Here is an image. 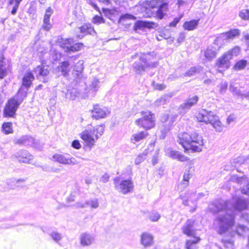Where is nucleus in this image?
Instances as JSON below:
<instances>
[{
  "mask_svg": "<svg viewBox=\"0 0 249 249\" xmlns=\"http://www.w3.org/2000/svg\"><path fill=\"white\" fill-rule=\"evenodd\" d=\"M248 201L242 198H233L232 202L219 200L211 204L209 209L214 213H219L214 220L213 226L218 232H227L234 223V211L241 212L247 208Z\"/></svg>",
  "mask_w": 249,
  "mask_h": 249,
  "instance_id": "nucleus-1",
  "label": "nucleus"
},
{
  "mask_svg": "<svg viewBox=\"0 0 249 249\" xmlns=\"http://www.w3.org/2000/svg\"><path fill=\"white\" fill-rule=\"evenodd\" d=\"M177 142L185 150L191 149L194 152L201 151L204 145L202 137L196 132L179 134Z\"/></svg>",
  "mask_w": 249,
  "mask_h": 249,
  "instance_id": "nucleus-2",
  "label": "nucleus"
},
{
  "mask_svg": "<svg viewBox=\"0 0 249 249\" xmlns=\"http://www.w3.org/2000/svg\"><path fill=\"white\" fill-rule=\"evenodd\" d=\"M27 91L28 89L21 87L15 97L9 100L4 111L5 116L13 117L15 114L18 106L26 97Z\"/></svg>",
  "mask_w": 249,
  "mask_h": 249,
  "instance_id": "nucleus-3",
  "label": "nucleus"
},
{
  "mask_svg": "<svg viewBox=\"0 0 249 249\" xmlns=\"http://www.w3.org/2000/svg\"><path fill=\"white\" fill-rule=\"evenodd\" d=\"M196 118L199 122L211 124L217 132L223 130V125L219 117L213 111L203 109L197 115Z\"/></svg>",
  "mask_w": 249,
  "mask_h": 249,
  "instance_id": "nucleus-4",
  "label": "nucleus"
},
{
  "mask_svg": "<svg viewBox=\"0 0 249 249\" xmlns=\"http://www.w3.org/2000/svg\"><path fill=\"white\" fill-rule=\"evenodd\" d=\"M240 52V49L238 46H235L225 52L217 60L216 65L218 68L228 69L230 67V60L234 57L237 56Z\"/></svg>",
  "mask_w": 249,
  "mask_h": 249,
  "instance_id": "nucleus-5",
  "label": "nucleus"
},
{
  "mask_svg": "<svg viewBox=\"0 0 249 249\" xmlns=\"http://www.w3.org/2000/svg\"><path fill=\"white\" fill-rule=\"evenodd\" d=\"M142 117L136 120V124L145 129L148 130L153 128L155 125V115L150 111H142Z\"/></svg>",
  "mask_w": 249,
  "mask_h": 249,
  "instance_id": "nucleus-6",
  "label": "nucleus"
},
{
  "mask_svg": "<svg viewBox=\"0 0 249 249\" xmlns=\"http://www.w3.org/2000/svg\"><path fill=\"white\" fill-rule=\"evenodd\" d=\"M58 44L66 52H74L79 51L83 46L82 43H74L72 38H60L57 39Z\"/></svg>",
  "mask_w": 249,
  "mask_h": 249,
  "instance_id": "nucleus-7",
  "label": "nucleus"
},
{
  "mask_svg": "<svg viewBox=\"0 0 249 249\" xmlns=\"http://www.w3.org/2000/svg\"><path fill=\"white\" fill-rule=\"evenodd\" d=\"M115 188L123 194H126L132 192L134 188L133 183L130 179H121L116 177L114 179Z\"/></svg>",
  "mask_w": 249,
  "mask_h": 249,
  "instance_id": "nucleus-8",
  "label": "nucleus"
},
{
  "mask_svg": "<svg viewBox=\"0 0 249 249\" xmlns=\"http://www.w3.org/2000/svg\"><path fill=\"white\" fill-rule=\"evenodd\" d=\"M80 135L81 138L90 147L93 146L95 142L99 139V136L97 134H95L91 125H88L86 129L81 133Z\"/></svg>",
  "mask_w": 249,
  "mask_h": 249,
  "instance_id": "nucleus-9",
  "label": "nucleus"
},
{
  "mask_svg": "<svg viewBox=\"0 0 249 249\" xmlns=\"http://www.w3.org/2000/svg\"><path fill=\"white\" fill-rule=\"evenodd\" d=\"M147 56H140V61L133 63V68L137 73L140 74L148 69L156 67L155 62L147 61Z\"/></svg>",
  "mask_w": 249,
  "mask_h": 249,
  "instance_id": "nucleus-10",
  "label": "nucleus"
},
{
  "mask_svg": "<svg viewBox=\"0 0 249 249\" xmlns=\"http://www.w3.org/2000/svg\"><path fill=\"white\" fill-rule=\"evenodd\" d=\"M45 63H42L40 66H38L35 69V72L37 78L44 83H47L50 80V71L48 66L44 65Z\"/></svg>",
  "mask_w": 249,
  "mask_h": 249,
  "instance_id": "nucleus-11",
  "label": "nucleus"
},
{
  "mask_svg": "<svg viewBox=\"0 0 249 249\" xmlns=\"http://www.w3.org/2000/svg\"><path fill=\"white\" fill-rule=\"evenodd\" d=\"M204 196V194L201 193L196 194L191 191H188L187 193L181 194L179 198L182 200V204L185 206H189V201L192 202L193 204L196 203L199 197Z\"/></svg>",
  "mask_w": 249,
  "mask_h": 249,
  "instance_id": "nucleus-12",
  "label": "nucleus"
},
{
  "mask_svg": "<svg viewBox=\"0 0 249 249\" xmlns=\"http://www.w3.org/2000/svg\"><path fill=\"white\" fill-rule=\"evenodd\" d=\"M53 158L55 161L62 164L74 165L78 163V162L75 158L68 155L55 154L53 156Z\"/></svg>",
  "mask_w": 249,
  "mask_h": 249,
  "instance_id": "nucleus-13",
  "label": "nucleus"
},
{
  "mask_svg": "<svg viewBox=\"0 0 249 249\" xmlns=\"http://www.w3.org/2000/svg\"><path fill=\"white\" fill-rule=\"evenodd\" d=\"M80 245L81 247L85 248L91 246L95 242L94 236L88 232H82L79 238Z\"/></svg>",
  "mask_w": 249,
  "mask_h": 249,
  "instance_id": "nucleus-14",
  "label": "nucleus"
},
{
  "mask_svg": "<svg viewBox=\"0 0 249 249\" xmlns=\"http://www.w3.org/2000/svg\"><path fill=\"white\" fill-rule=\"evenodd\" d=\"M194 221L192 219H188L181 228L182 232L188 236H196V230L195 229Z\"/></svg>",
  "mask_w": 249,
  "mask_h": 249,
  "instance_id": "nucleus-15",
  "label": "nucleus"
},
{
  "mask_svg": "<svg viewBox=\"0 0 249 249\" xmlns=\"http://www.w3.org/2000/svg\"><path fill=\"white\" fill-rule=\"evenodd\" d=\"M10 70V64L3 54H0V78L2 79L6 76Z\"/></svg>",
  "mask_w": 249,
  "mask_h": 249,
  "instance_id": "nucleus-16",
  "label": "nucleus"
},
{
  "mask_svg": "<svg viewBox=\"0 0 249 249\" xmlns=\"http://www.w3.org/2000/svg\"><path fill=\"white\" fill-rule=\"evenodd\" d=\"M106 109L102 108L98 104L93 106V109L91 110V117L96 120H98L105 118L108 114Z\"/></svg>",
  "mask_w": 249,
  "mask_h": 249,
  "instance_id": "nucleus-17",
  "label": "nucleus"
},
{
  "mask_svg": "<svg viewBox=\"0 0 249 249\" xmlns=\"http://www.w3.org/2000/svg\"><path fill=\"white\" fill-rule=\"evenodd\" d=\"M153 7L154 9H156V10H154V11L156 12L157 17L159 19H162L167 11V4L165 2L161 3L160 1H158Z\"/></svg>",
  "mask_w": 249,
  "mask_h": 249,
  "instance_id": "nucleus-18",
  "label": "nucleus"
},
{
  "mask_svg": "<svg viewBox=\"0 0 249 249\" xmlns=\"http://www.w3.org/2000/svg\"><path fill=\"white\" fill-rule=\"evenodd\" d=\"M230 179L231 181H235L238 184H242L243 183H246V186H243L241 189V192L243 194L249 195V183L247 180V178L245 177H238L237 176H232L231 177Z\"/></svg>",
  "mask_w": 249,
  "mask_h": 249,
  "instance_id": "nucleus-19",
  "label": "nucleus"
},
{
  "mask_svg": "<svg viewBox=\"0 0 249 249\" xmlns=\"http://www.w3.org/2000/svg\"><path fill=\"white\" fill-rule=\"evenodd\" d=\"M15 156L20 162L29 163L33 159V156L26 150H21L16 153Z\"/></svg>",
  "mask_w": 249,
  "mask_h": 249,
  "instance_id": "nucleus-20",
  "label": "nucleus"
},
{
  "mask_svg": "<svg viewBox=\"0 0 249 249\" xmlns=\"http://www.w3.org/2000/svg\"><path fill=\"white\" fill-rule=\"evenodd\" d=\"M141 243L144 248L152 246L154 243V237L149 232H143L141 235Z\"/></svg>",
  "mask_w": 249,
  "mask_h": 249,
  "instance_id": "nucleus-21",
  "label": "nucleus"
},
{
  "mask_svg": "<svg viewBox=\"0 0 249 249\" xmlns=\"http://www.w3.org/2000/svg\"><path fill=\"white\" fill-rule=\"evenodd\" d=\"M239 35V31L237 29L231 30L229 32H227L221 34L217 38V41L220 42L221 40H228L229 39H232L235 36Z\"/></svg>",
  "mask_w": 249,
  "mask_h": 249,
  "instance_id": "nucleus-22",
  "label": "nucleus"
},
{
  "mask_svg": "<svg viewBox=\"0 0 249 249\" xmlns=\"http://www.w3.org/2000/svg\"><path fill=\"white\" fill-rule=\"evenodd\" d=\"M167 154L168 156L172 159L177 160L181 162L186 161L189 160L187 157L182 154L181 152L172 149H168Z\"/></svg>",
  "mask_w": 249,
  "mask_h": 249,
  "instance_id": "nucleus-23",
  "label": "nucleus"
},
{
  "mask_svg": "<svg viewBox=\"0 0 249 249\" xmlns=\"http://www.w3.org/2000/svg\"><path fill=\"white\" fill-rule=\"evenodd\" d=\"M154 25V23L152 22L138 20L135 22L134 29L137 32L138 30H144L145 28H151Z\"/></svg>",
  "mask_w": 249,
  "mask_h": 249,
  "instance_id": "nucleus-24",
  "label": "nucleus"
},
{
  "mask_svg": "<svg viewBox=\"0 0 249 249\" xmlns=\"http://www.w3.org/2000/svg\"><path fill=\"white\" fill-rule=\"evenodd\" d=\"M148 135V133L146 131H142L132 135L130 142L134 144L145 139Z\"/></svg>",
  "mask_w": 249,
  "mask_h": 249,
  "instance_id": "nucleus-25",
  "label": "nucleus"
},
{
  "mask_svg": "<svg viewBox=\"0 0 249 249\" xmlns=\"http://www.w3.org/2000/svg\"><path fill=\"white\" fill-rule=\"evenodd\" d=\"M198 97L196 95L189 98L185 101L184 103L180 105V108L185 109H190L192 106L196 105L198 101Z\"/></svg>",
  "mask_w": 249,
  "mask_h": 249,
  "instance_id": "nucleus-26",
  "label": "nucleus"
},
{
  "mask_svg": "<svg viewBox=\"0 0 249 249\" xmlns=\"http://www.w3.org/2000/svg\"><path fill=\"white\" fill-rule=\"evenodd\" d=\"M34 79L35 77L31 72H27L22 79V86L28 89Z\"/></svg>",
  "mask_w": 249,
  "mask_h": 249,
  "instance_id": "nucleus-27",
  "label": "nucleus"
},
{
  "mask_svg": "<svg viewBox=\"0 0 249 249\" xmlns=\"http://www.w3.org/2000/svg\"><path fill=\"white\" fill-rule=\"evenodd\" d=\"M71 66L68 61L62 62L57 67V70L64 76H66L71 69Z\"/></svg>",
  "mask_w": 249,
  "mask_h": 249,
  "instance_id": "nucleus-28",
  "label": "nucleus"
},
{
  "mask_svg": "<svg viewBox=\"0 0 249 249\" xmlns=\"http://www.w3.org/2000/svg\"><path fill=\"white\" fill-rule=\"evenodd\" d=\"M34 139L30 136H23L16 141V143L18 144H24L27 145H33Z\"/></svg>",
  "mask_w": 249,
  "mask_h": 249,
  "instance_id": "nucleus-29",
  "label": "nucleus"
},
{
  "mask_svg": "<svg viewBox=\"0 0 249 249\" xmlns=\"http://www.w3.org/2000/svg\"><path fill=\"white\" fill-rule=\"evenodd\" d=\"M99 81L98 79L94 78L89 86V96L92 97L95 95L96 91L99 89Z\"/></svg>",
  "mask_w": 249,
  "mask_h": 249,
  "instance_id": "nucleus-30",
  "label": "nucleus"
},
{
  "mask_svg": "<svg viewBox=\"0 0 249 249\" xmlns=\"http://www.w3.org/2000/svg\"><path fill=\"white\" fill-rule=\"evenodd\" d=\"M193 237V239L186 240L185 243V248L186 249H197L196 244L200 241V238L196 236Z\"/></svg>",
  "mask_w": 249,
  "mask_h": 249,
  "instance_id": "nucleus-31",
  "label": "nucleus"
},
{
  "mask_svg": "<svg viewBox=\"0 0 249 249\" xmlns=\"http://www.w3.org/2000/svg\"><path fill=\"white\" fill-rule=\"evenodd\" d=\"M199 19L192 20L189 21H186L183 25V28L188 31L194 30L198 24Z\"/></svg>",
  "mask_w": 249,
  "mask_h": 249,
  "instance_id": "nucleus-32",
  "label": "nucleus"
},
{
  "mask_svg": "<svg viewBox=\"0 0 249 249\" xmlns=\"http://www.w3.org/2000/svg\"><path fill=\"white\" fill-rule=\"evenodd\" d=\"M216 48L212 46L208 47L205 52V56L208 60H212L216 56Z\"/></svg>",
  "mask_w": 249,
  "mask_h": 249,
  "instance_id": "nucleus-33",
  "label": "nucleus"
},
{
  "mask_svg": "<svg viewBox=\"0 0 249 249\" xmlns=\"http://www.w3.org/2000/svg\"><path fill=\"white\" fill-rule=\"evenodd\" d=\"M86 205H89L92 209H96L99 207V202L98 199H93L86 202L85 203H78L77 207L84 208Z\"/></svg>",
  "mask_w": 249,
  "mask_h": 249,
  "instance_id": "nucleus-34",
  "label": "nucleus"
},
{
  "mask_svg": "<svg viewBox=\"0 0 249 249\" xmlns=\"http://www.w3.org/2000/svg\"><path fill=\"white\" fill-rule=\"evenodd\" d=\"M192 174L190 170H186L184 173L183 181L180 185L183 188H186L189 185V180L192 178Z\"/></svg>",
  "mask_w": 249,
  "mask_h": 249,
  "instance_id": "nucleus-35",
  "label": "nucleus"
},
{
  "mask_svg": "<svg viewBox=\"0 0 249 249\" xmlns=\"http://www.w3.org/2000/svg\"><path fill=\"white\" fill-rule=\"evenodd\" d=\"M79 95V93L74 89H68L65 93L66 98L71 100H75Z\"/></svg>",
  "mask_w": 249,
  "mask_h": 249,
  "instance_id": "nucleus-36",
  "label": "nucleus"
},
{
  "mask_svg": "<svg viewBox=\"0 0 249 249\" xmlns=\"http://www.w3.org/2000/svg\"><path fill=\"white\" fill-rule=\"evenodd\" d=\"M171 97V96L168 95L167 94L164 95L160 98L157 99L154 104L155 106L159 107L163 105H164L167 102H168L170 98Z\"/></svg>",
  "mask_w": 249,
  "mask_h": 249,
  "instance_id": "nucleus-37",
  "label": "nucleus"
},
{
  "mask_svg": "<svg viewBox=\"0 0 249 249\" xmlns=\"http://www.w3.org/2000/svg\"><path fill=\"white\" fill-rule=\"evenodd\" d=\"M2 131L5 134H9L13 132L12 124L10 122L4 123L2 126Z\"/></svg>",
  "mask_w": 249,
  "mask_h": 249,
  "instance_id": "nucleus-38",
  "label": "nucleus"
},
{
  "mask_svg": "<svg viewBox=\"0 0 249 249\" xmlns=\"http://www.w3.org/2000/svg\"><path fill=\"white\" fill-rule=\"evenodd\" d=\"M84 61L83 60H79L74 66V70L76 71L77 73L76 75L79 77L80 73H81L84 69Z\"/></svg>",
  "mask_w": 249,
  "mask_h": 249,
  "instance_id": "nucleus-39",
  "label": "nucleus"
},
{
  "mask_svg": "<svg viewBox=\"0 0 249 249\" xmlns=\"http://www.w3.org/2000/svg\"><path fill=\"white\" fill-rule=\"evenodd\" d=\"M228 83L226 81L221 82L217 87L218 88L219 93L220 94H224L227 90Z\"/></svg>",
  "mask_w": 249,
  "mask_h": 249,
  "instance_id": "nucleus-40",
  "label": "nucleus"
},
{
  "mask_svg": "<svg viewBox=\"0 0 249 249\" xmlns=\"http://www.w3.org/2000/svg\"><path fill=\"white\" fill-rule=\"evenodd\" d=\"M247 61L245 60H241L235 64L233 67L234 70L239 71L244 69L247 66Z\"/></svg>",
  "mask_w": 249,
  "mask_h": 249,
  "instance_id": "nucleus-41",
  "label": "nucleus"
},
{
  "mask_svg": "<svg viewBox=\"0 0 249 249\" xmlns=\"http://www.w3.org/2000/svg\"><path fill=\"white\" fill-rule=\"evenodd\" d=\"M144 55L145 56L148 55V56H147V59H146L147 61L155 62L156 64V66H157V62L155 61H153L155 58V57L156 56V54L155 52H149L147 53H142L141 54L140 56H144Z\"/></svg>",
  "mask_w": 249,
  "mask_h": 249,
  "instance_id": "nucleus-42",
  "label": "nucleus"
},
{
  "mask_svg": "<svg viewBox=\"0 0 249 249\" xmlns=\"http://www.w3.org/2000/svg\"><path fill=\"white\" fill-rule=\"evenodd\" d=\"M95 134H97L99 138L102 136L104 132V126L103 125H97L95 127L92 128Z\"/></svg>",
  "mask_w": 249,
  "mask_h": 249,
  "instance_id": "nucleus-43",
  "label": "nucleus"
},
{
  "mask_svg": "<svg viewBox=\"0 0 249 249\" xmlns=\"http://www.w3.org/2000/svg\"><path fill=\"white\" fill-rule=\"evenodd\" d=\"M160 217V215L157 212H152L149 215V219L153 222H157Z\"/></svg>",
  "mask_w": 249,
  "mask_h": 249,
  "instance_id": "nucleus-44",
  "label": "nucleus"
},
{
  "mask_svg": "<svg viewBox=\"0 0 249 249\" xmlns=\"http://www.w3.org/2000/svg\"><path fill=\"white\" fill-rule=\"evenodd\" d=\"M230 91L237 96L241 95V93L240 90L232 83H231L229 88Z\"/></svg>",
  "mask_w": 249,
  "mask_h": 249,
  "instance_id": "nucleus-45",
  "label": "nucleus"
},
{
  "mask_svg": "<svg viewBox=\"0 0 249 249\" xmlns=\"http://www.w3.org/2000/svg\"><path fill=\"white\" fill-rule=\"evenodd\" d=\"M50 235L53 239L57 243L60 241L62 238V235L56 231H53Z\"/></svg>",
  "mask_w": 249,
  "mask_h": 249,
  "instance_id": "nucleus-46",
  "label": "nucleus"
},
{
  "mask_svg": "<svg viewBox=\"0 0 249 249\" xmlns=\"http://www.w3.org/2000/svg\"><path fill=\"white\" fill-rule=\"evenodd\" d=\"M239 16L243 19H249V10H242L239 13Z\"/></svg>",
  "mask_w": 249,
  "mask_h": 249,
  "instance_id": "nucleus-47",
  "label": "nucleus"
},
{
  "mask_svg": "<svg viewBox=\"0 0 249 249\" xmlns=\"http://www.w3.org/2000/svg\"><path fill=\"white\" fill-rule=\"evenodd\" d=\"M146 154L144 153L140 154L139 156H138L135 160V164L138 165L144 161L146 159Z\"/></svg>",
  "mask_w": 249,
  "mask_h": 249,
  "instance_id": "nucleus-48",
  "label": "nucleus"
},
{
  "mask_svg": "<svg viewBox=\"0 0 249 249\" xmlns=\"http://www.w3.org/2000/svg\"><path fill=\"white\" fill-rule=\"evenodd\" d=\"M247 230L248 229L246 227L241 225H238L236 228L237 232L240 236L243 235V232Z\"/></svg>",
  "mask_w": 249,
  "mask_h": 249,
  "instance_id": "nucleus-49",
  "label": "nucleus"
},
{
  "mask_svg": "<svg viewBox=\"0 0 249 249\" xmlns=\"http://www.w3.org/2000/svg\"><path fill=\"white\" fill-rule=\"evenodd\" d=\"M53 13V10L51 7H49L47 9L46 14L44 17V19H45V21H47L48 19L50 20V17Z\"/></svg>",
  "mask_w": 249,
  "mask_h": 249,
  "instance_id": "nucleus-50",
  "label": "nucleus"
},
{
  "mask_svg": "<svg viewBox=\"0 0 249 249\" xmlns=\"http://www.w3.org/2000/svg\"><path fill=\"white\" fill-rule=\"evenodd\" d=\"M196 72L197 69L195 67H192L191 68V69L184 74V76H191L194 75Z\"/></svg>",
  "mask_w": 249,
  "mask_h": 249,
  "instance_id": "nucleus-51",
  "label": "nucleus"
},
{
  "mask_svg": "<svg viewBox=\"0 0 249 249\" xmlns=\"http://www.w3.org/2000/svg\"><path fill=\"white\" fill-rule=\"evenodd\" d=\"M51 27L52 25L50 23V20L48 19L47 21H45V19H44L42 26L43 29L46 31H49L51 28Z\"/></svg>",
  "mask_w": 249,
  "mask_h": 249,
  "instance_id": "nucleus-52",
  "label": "nucleus"
},
{
  "mask_svg": "<svg viewBox=\"0 0 249 249\" xmlns=\"http://www.w3.org/2000/svg\"><path fill=\"white\" fill-rule=\"evenodd\" d=\"M182 16H183L181 15H180L178 17H176L175 18H174V20L169 23V26H170V27L176 26L177 23H178V22L179 21L180 19L182 18Z\"/></svg>",
  "mask_w": 249,
  "mask_h": 249,
  "instance_id": "nucleus-53",
  "label": "nucleus"
},
{
  "mask_svg": "<svg viewBox=\"0 0 249 249\" xmlns=\"http://www.w3.org/2000/svg\"><path fill=\"white\" fill-rule=\"evenodd\" d=\"M245 160L244 157L241 156L235 159L234 160V163H235L234 166H236L237 164L240 165L244 163Z\"/></svg>",
  "mask_w": 249,
  "mask_h": 249,
  "instance_id": "nucleus-54",
  "label": "nucleus"
},
{
  "mask_svg": "<svg viewBox=\"0 0 249 249\" xmlns=\"http://www.w3.org/2000/svg\"><path fill=\"white\" fill-rule=\"evenodd\" d=\"M153 86L154 89L160 90H163L165 88V86L163 84H159L154 82L153 83Z\"/></svg>",
  "mask_w": 249,
  "mask_h": 249,
  "instance_id": "nucleus-55",
  "label": "nucleus"
},
{
  "mask_svg": "<svg viewBox=\"0 0 249 249\" xmlns=\"http://www.w3.org/2000/svg\"><path fill=\"white\" fill-rule=\"evenodd\" d=\"M93 22L94 23L100 24L104 22V19L102 17L96 16L93 19Z\"/></svg>",
  "mask_w": 249,
  "mask_h": 249,
  "instance_id": "nucleus-56",
  "label": "nucleus"
},
{
  "mask_svg": "<svg viewBox=\"0 0 249 249\" xmlns=\"http://www.w3.org/2000/svg\"><path fill=\"white\" fill-rule=\"evenodd\" d=\"M87 3L90 5L95 10L100 13L99 8L97 4L93 0H87Z\"/></svg>",
  "mask_w": 249,
  "mask_h": 249,
  "instance_id": "nucleus-57",
  "label": "nucleus"
},
{
  "mask_svg": "<svg viewBox=\"0 0 249 249\" xmlns=\"http://www.w3.org/2000/svg\"><path fill=\"white\" fill-rule=\"evenodd\" d=\"M71 146L76 149H79L81 147V145L78 140H74L71 143Z\"/></svg>",
  "mask_w": 249,
  "mask_h": 249,
  "instance_id": "nucleus-58",
  "label": "nucleus"
},
{
  "mask_svg": "<svg viewBox=\"0 0 249 249\" xmlns=\"http://www.w3.org/2000/svg\"><path fill=\"white\" fill-rule=\"evenodd\" d=\"M170 130V127L169 126H165L164 128H161V132L162 133V135L160 136L162 138H164L166 134L169 132Z\"/></svg>",
  "mask_w": 249,
  "mask_h": 249,
  "instance_id": "nucleus-59",
  "label": "nucleus"
},
{
  "mask_svg": "<svg viewBox=\"0 0 249 249\" xmlns=\"http://www.w3.org/2000/svg\"><path fill=\"white\" fill-rule=\"evenodd\" d=\"M89 25L88 24H85L82 26L80 28V30L81 33L86 35L87 34V30H89Z\"/></svg>",
  "mask_w": 249,
  "mask_h": 249,
  "instance_id": "nucleus-60",
  "label": "nucleus"
},
{
  "mask_svg": "<svg viewBox=\"0 0 249 249\" xmlns=\"http://www.w3.org/2000/svg\"><path fill=\"white\" fill-rule=\"evenodd\" d=\"M109 176L107 174H104L100 178V181L106 183L107 182L109 179Z\"/></svg>",
  "mask_w": 249,
  "mask_h": 249,
  "instance_id": "nucleus-61",
  "label": "nucleus"
},
{
  "mask_svg": "<svg viewBox=\"0 0 249 249\" xmlns=\"http://www.w3.org/2000/svg\"><path fill=\"white\" fill-rule=\"evenodd\" d=\"M89 30H87V34L92 35L94 33H95L94 29L91 27V25L90 24H89Z\"/></svg>",
  "mask_w": 249,
  "mask_h": 249,
  "instance_id": "nucleus-62",
  "label": "nucleus"
},
{
  "mask_svg": "<svg viewBox=\"0 0 249 249\" xmlns=\"http://www.w3.org/2000/svg\"><path fill=\"white\" fill-rule=\"evenodd\" d=\"M185 38V34L184 33H181L179 34V37H178V41L179 42H182V41H183L184 40Z\"/></svg>",
  "mask_w": 249,
  "mask_h": 249,
  "instance_id": "nucleus-63",
  "label": "nucleus"
},
{
  "mask_svg": "<svg viewBox=\"0 0 249 249\" xmlns=\"http://www.w3.org/2000/svg\"><path fill=\"white\" fill-rule=\"evenodd\" d=\"M18 6L14 5L12 11H11V14L13 15H15L17 13V10L18 8Z\"/></svg>",
  "mask_w": 249,
  "mask_h": 249,
  "instance_id": "nucleus-64",
  "label": "nucleus"
}]
</instances>
